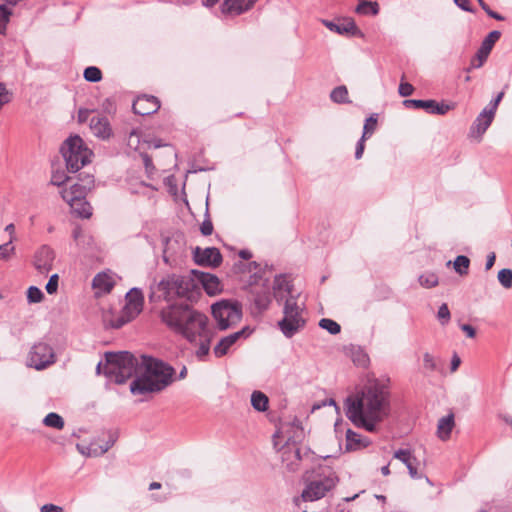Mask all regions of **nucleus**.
<instances>
[{
	"instance_id": "c9c22d12",
	"label": "nucleus",
	"mask_w": 512,
	"mask_h": 512,
	"mask_svg": "<svg viewBox=\"0 0 512 512\" xmlns=\"http://www.w3.org/2000/svg\"><path fill=\"white\" fill-rule=\"evenodd\" d=\"M355 12L360 15H377L379 13V5L377 2L362 0L356 6Z\"/></svg>"
},
{
	"instance_id": "49530a36",
	"label": "nucleus",
	"mask_w": 512,
	"mask_h": 512,
	"mask_svg": "<svg viewBox=\"0 0 512 512\" xmlns=\"http://www.w3.org/2000/svg\"><path fill=\"white\" fill-rule=\"evenodd\" d=\"M43 292L36 286H30L27 290V299L29 303H39L43 300Z\"/></svg>"
},
{
	"instance_id": "79ce46f5",
	"label": "nucleus",
	"mask_w": 512,
	"mask_h": 512,
	"mask_svg": "<svg viewBox=\"0 0 512 512\" xmlns=\"http://www.w3.org/2000/svg\"><path fill=\"white\" fill-rule=\"evenodd\" d=\"M83 76L88 82H99L102 79V72L98 67L89 66L84 70Z\"/></svg>"
},
{
	"instance_id": "4be33fe9",
	"label": "nucleus",
	"mask_w": 512,
	"mask_h": 512,
	"mask_svg": "<svg viewBox=\"0 0 512 512\" xmlns=\"http://www.w3.org/2000/svg\"><path fill=\"white\" fill-rule=\"evenodd\" d=\"M322 23L330 31L340 35H357L359 33L357 25L355 24L354 20L350 18L343 20L341 23H335L329 20H322Z\"/></svg>"
},
{
	"instance_id": "f8f14e48",
	"label": "nucleus",
	"mask_w": 512,
	"mask_h": 512,
	"mask_svg": "<svg viewBox=\"0 0 512 512\" xmlns=\"http://www.w3.org/2000/svg\"><path fill=\"white\" fill-rule=\"evenodd\" d=\"M28 360L31 367L42 370L55 362V354L51 346L39 342L32 346Z\"/></svg>"
},
{
	"instance_id": "412c9836",
	"label": "nucleus",
	"mask_w": 512,
	"mask_h": 512,
	"mask_svg": "<svg viewBox=\"0 0 512 512\" xmlns=\"http://www.w3.org/2000/svg\"><path fill=\"white\" fill-rule=\"evenodd\" d=\"M257 0H224L221 12L229 15H240L250 10Z\"/></svg>"
},
{
	"instance_id": "a18cd8bd",
	"label": "nucleus",
	"mask_w": 512,
	"mask_h": 512,
	"mask_svg": "<svg viewBox=\"0 0 512 512\" xmlns=\"http://www.w3.org/2000/svg\"><path fill=\"white\" fill-rule=\"evenodd\" d=\"M419 283L425 288H432L438 285V276L435 273H425L420 275Z\"/></svg>"
},
{
	"instance_id": "20e7f679",
	"label": "nucleus",
	"mask_w": 512,
	"mask_h": 512,
	"mask_svg": "<svg viewBox=\"0 0 512 512\" xmlns=\"http://www.w3.org/2000/svg\"><path fill=\"white\" fill-rule=\"evenodd\" d=\"M305 488L301 497L304 501H317L322 499L334 489L339 481L336 472L328 466H318L313 471L303 475Z\"/></svg>"
},
{
	"instance_id": "6e6552de",
	"label": "nucleus",
	"mask_w": 512,
	"mask_h": 512,
	"mask_svg": "<svg viewBox=\"0 0 512 512\" xmlns=\"http://www.w3.org/2000/svg\"><path fill=\"white\" fill-rule=\"evenodd\" d=\"M212 315L220 330L237 324L242 318V307L236 301L222 300L212 305Z\"/></svg>"
},
{
	"instance_id": "864d4df0",
	"label": "nucleus",
	"mask_w": 512,
	"mask_h": 512,
	"mask_svg": "<svg viewBox=\"0 0 512 512\" xmlns=\"http://www.w3.org/2000/svg\"><path fill=\"white\" fill-rule=\"evenodd\" d=\"M477 2L479 3V5L481 6V8L487 13L488 16H490L491 18L495 19V20H498V21H502L504 20V17L502 15H500L499 13L493 11L490 9V6H488L484 0H477Z\"/></svg>"
},
{
	"instance_id": "3c124183",
	"label": "nucleus",
	"mask_w": 512,
	"mask_h": 512,
	"mask_svg": "<svg viewBox=\"0 0 512 512\" xmlns=\"http://www.w3.org/2000/svg\"><path fill=\"white\" fill-rule=\"evenodd\" d=\"M140 155L142 157V161H143V164H144V167L146 170L147 177L149 179H152V175L155 171V167L153 165L152 158L146 153H141Z\"/></svg>"
},
{
	"instance_id": "ea45409f",
	"label": "nucleus",
	"mask_w": 512,
	"mask_h": 512,
	"mask_svg": "<svg viewBox=\"0 0 512 512\" xmlns=\"http://www.w3.org/2000/svg\"><path fill=\"white\" fill-rule=\"evenodd\" d=\"M469 265L470 260L467 256L459 255L454 260V269L461 276L468 274Z\"/></svg>"
},
{
	"instance_id": "de8ad7c7",
	"label": "nucleus",
	"mask_w": 512,
	"mask_h": 512,
	"mask_svg": "<svg viewBox=\"0 0 512 512\" xmlns=\"http://www.w3.org/2000/svg\"><path fill=\"white\" fill-rule=\"evenodd\" d=\"M13 237L7 243L0 245V260H5L14 253L15 247L12 245Z\"/></svg>"
},
{
	"instance_id": "a878e982",
	"label": "nucleus",
	"mask_w": 512,
	"mask_h": 512,
	"mask_svg": "<svg viewBox=\"0 0 512 512\" xmlns=\"http://www.w3.org/2000/svg\"><path fill=\"white\" fill-rule=\"evenodd\" d=\"M246 328L237 331L235 333H232L226 337H223L220 339V341L217 343V345L214 347V354L216 357L220 358L226 355L229 351V349L241 338L244 336L246 332Z\"/></svg>"
},
{
	"instance_id": "9b49d317",
	"label": "nucleus",
	"mask_w": 512,
	"mask_h": 512,
	"mask_svg": "<svg viewBox=\"0 0 512 512\" xmlns=\"http://www.w3.org/2000/svg\"><path fill=\"white\" fill-rule=\"evenodd\" d=\"M94 185V178L91 175H86L84 178L79 179L77 182L67 185L60 191L63 200L66 203L73 201H82L86 198L88 191Z\"/></svg>"
},
{
	"instance_id": "7ed1b4c3",
	"label": "nucleus",
	"mask_w": 512,
	"mask_h": 512,
	"mask_svg": "<svg viewBox=\"0 0 512 512\" xmlns=\"http://www.w3.org/2000/svg\"><path fill=\"white\" fill-rule=\"evenodd\" d=\"M140 365L143 372L130 384V391L134 395L160 392L172 383L174 369L163 361L142 356Z\"/></svg>"
},
{
	"instance_id": "ddd939ff",
	"label": "nucleus",
	"mask_w": 512,
	"mask_h": 512,
	"mask_svg": "<svg viewBox=\"0 0 512 512\" xmlns=\"http://www.w3.org/2000/svg\"><path fill=\"white\" fill-rule=\"evenodd\" d=\"M500 37L501 33L496 30L491 31L485 37L475 57L471 60L470 67L467 69L468 71H470L473 68H480L484 64L494 44L499 40Z\"/></svg>"
},
{
	"instance_id": "b1692460",
	"label": "nucleus",
	"mask_w": 512,
	"mask_h": 512,
	"mask_svg": "<svg viewBox=\"0 0 512 512\" xmlns=\"http://www.w3.org/2000/svg\"><path fill=\"white\" fill-rule=\"evenodd\" d=\"M293 285L285 275L275 276L273 282V296L278 303H280L285 297L292 295Z\"/></svg>"
},
{
	"instance_id": "8fccbe9b",
	"label": "nucleus",
	"mask_w": 512,
	"mask_h": 512,
	"mask_svg": "<svg viewBox=\"0 0 512 512\" xmlns=\"http://www.w3.org/2000/svg\"><path fill=\"white\" fill-rule=\"evenodd\" d=\"M71 183V179L67 176H65L64 173L56 172L53 173L51 177V184L61 187L62 185H67Z\"/></svg>"
},
{
	"instance_id": "72a5a7b5",
	"label": "nucleus",
	"mask_w": 512,
	"mask_h": 512,
	"mask_svg": "<svg viewBox=\"0 0 512 512\" xmlns=\"http://www.w3.org/2000/svg\"><path fill=\"white\" fill-rule=\"evenodd\" d=\"M201 282L203 288L209 295H214L220 291V281L212 274H203Z\"/></svg>"
},
{
	"instance_id": "e2e57ef3",
	"label": "nucleus",
	"mask_w": 512,
	"mask_h": 512,
	"mask_svg": "<svg viewBox=\"0 0 512 512\" xmlns=\"http://www.w3.org/2000/svg\"><path fill=\"white\" fill-rule=\"evenodd\" d=\"M138 144H139V135L137 133H131L128 137V145L131 147V148H135V149H138Z\"/></svg>"
},
{
	"instance_id": "5fc2aeb1",
	"label": "nucleus",
	"mask_w": 512,
	"mask_h": 512,
	"mask_svg": "<svg viewBox=\"0 0 512 512\" xmlns=\"http://www.w3.org/2000/svg\"><path fill=\"white\" fill-rule=\"evenodd\" d=\"M423 365H424V368L429 371H434L436 369V363H435L434 357L428 352H426L423 355Z\"/></svg>"
},
{
	"instance_id": "c85d7f7f",
	"label": "nucleus",
	"mask_w": 512,
	"mask_h": 512,
	"mask_svg": "<svg viewBox=\"0 0 512 512\" xmlns=\"http://www.w3.org/2000/svg\"><path fill=\"white\" fill-rule=\"evenodd\" d=\"M371 444L369 438L362 436L361 434L348 429L346 431V450L357 451L368 447Z\"/></svg>"
},
{
	"instance_id": "0e129e2a",
	"label": "nucleus",
	"mask_w": 512,
	"mask_h": 512,
	"mask_svg": "<svg viewBox=\"0 0 512 512\" xmlns=\"http://www.w3.org/2000/svg\"><path fill=\"white\" fill-rule=\"evenodd\" d=\"M461 330L465 332L469 338H474L476 335L475 328L469 324H462Z\"/></svg>"
},
{
	"instance_id": "473e14b6",
	"label": "nucleus",
	"mask_w": 512,
	"mask_h": 512,
	"mask_svg": "<svg viewBox=\"0 0 512 512\" xmlns=\"http://www.w3.org/2000/svg\"><path fill=\"white\" fill-rule=\"evenodd\" d=\"M72 212L81 218H89L92 215V208L90 204L85 199L82 201H73L67 203Z\"/></svg>"
},
{
	"instance_id": "13d9d810",
	"label": "nucleus",
	"mask_w": 512,
	"mask_h": 512,
	"mask_svg": "<svg viewBox=\"0 0 512 512\" xmlns=\"http://www.w3.org/2000/svg\"><path fill=\"white\" fill-rule=\"evenodd\" d=\"M200 231L201 233L204 235V236H209L212 234L213 232V224L211 222L210 219H205L201 226H200Z\"/></svg>"
},
{
	"instance_id": "e433bc0d",
	"label": "nucleus",
	"mask_w": 512,
	"mask_h": 512,
	"mask_svg": "<svg viewBox=\"0 0 512 512\" xmlns=\"http://www.w3.org/2000/svg\"><path fill=\"white\" fill-rule=\"evenodd\" d=\"M330 99L337 104L350 103L348 89L344 85L335 87L330 93Z\"/></svg>"
},
{
	"instance_id": "0eeeda50",
	"label": "nucleus",
	"mask_w": 512,
	"mask_h": 512,
	"mask_svg": "<svg viewBox=\"0 0 512 512\" xmlns=\"http://www.w3.org/2000/svg\"><path fill=\"white\" fill-rule=\"evenodd\" d=\"M301 312L302 308L297 304V297L288 296L283 308L284 317L278 322V327L285 337H293L305 326Z\"/></svg>"
},
{
	"instance_id": "423d86ee",
	"label": "nucleus",
	"mask_w": 512,
	"mask_h": 512,
	"mask_svg": "<svg viewBox=\"0 0 512 512\" xmlns=\"http://www.w3.org/2000/svg\"><path fill=\"white\" fill-rule=\"evenodd\" d=\"M61 153L65 159L66 167L70 172H77L90 162L91 151L84 146L81 137H69L61 146Z\"/></svg>"
},
{
	"instance_id": "f03ea898",
	"label": "nucleus",
	"mask_w": 512,
	"mask_h": 512,
	"mask_svg": "<svg viewBox=\"0 0 512 512\" xmlns=\"http://www.w3.org/2000/svg\"><path fill=\"white\" fill-rule=\"evenodd\" d=\"M162 322L172 331L180 334L188 342L200 344L195 354L199 360L209 354L213 331L209 328L208 317L193 309L188 304L174 303L162 308L160 312Z\"/></svg>"
},
{
	"instance_id": "dca6fc26",
	"label": "nucleus",
	"mask_w": 512,
	"mask_h": 512,
	"mask_svg": "<svg viewBox=\"0 0 512 512\" xmlns=\"http://www.w3.org/2000/svg\"><path fill=\"white\" fill-rule=\"evenodd\" d=\"M403 104L406 107H414L416 109H424L427 113L437 114V115H445L448 111L452 109V106L445 103H438L436 100H416V99H408L404 100Z\"/></svg>"
},
{
	"instance_id": "a19ab883",
	"label": "nucleus",
	"mask_w": 512,
	"mask_h": 512,
	"mask_svg": "<svg viewBox=\"0 0 512 512\" xmlns=\"http://www.w3.org/2000/svg\"><path fill=\"white\" fill-rule=\"evenodd\" d=\"M319 326L322 329L327 330L332 335H336L341 331V326L336 321L329 318L321 319L319 321Z\"/></svg>"
},
{
	"instance_id": "4d7b16f0",
	"label": "nucleus",
	"mask_w": 512,
	"mask_h": 512,
	"mask_svg": "<svg viewBox=\"0 0 512 512\" xmlns=\"http://www.w3.org/2000/svg\"><path fill=\"white\" fill-rule=\"evenodd\" d=\"M398 91L402 97H408L413 93L414 87L408 82H401Z\"/></svg>"
},
{
	"instance_id": "1a4fd4ad",
	"label": "nucleus",
	"mask_w": 512,
	"mask_h": 512,
	"mask_svg": "<svg viewBox=\"0 0 512 512\" xmlns=\"http://www.w3.org/2000/svg\"><path fill=\"white\" fill-rule=\"evenodd\" d=\"M194 287L193 280L182 276H170L159 283V289L164 292L166 297H185L190 298V292Z\"/></svg>"
},
{
	"instance_id": "aec40b11",
	"label": "nucleus",
	"mask_w": 512,
	"mask_h": 512,
	"mask_svg": "<svg viewBox=\"0 0 512 512\" xmlns=\"http://www.w3.org/2000/svg\"><path fill=\"white\" fill-rule=\"evenodd\" d=\"M494 117L495 114L493 112H490L484 108L482 112L477 116L470 128L471 135L481 138L493 122Z\"/></svg>"
},
{
	"instance_id": "f3484780",
	"label": "nucleus",
	"mask_w": 512,
	"mask_h": 512,
	"mask_svg": "<svg viewBox=\"0 0 512 512\" xmlns=\"http://www.w3.org/2000/svg\"><path fill=\"white\" fill-rule=\"evenodd\" d=\"M250 292L256 312L261 314L266 311L272 301L269 285L265 283L261 287L252 286Z\"/></svg>"
},
{
	"instance_id": "f257e3e1",
	"label": "nucleus",
	"mask_w": 512,
	"mask_h": 512,
	"mask_svg": "<svg viewBox=\"0 0 512 512\" xmlns=\"http://www.w3.org/2000/svg\"><path fill=\"white\" fill-rule=\"evenodd\" d=\"M347 418L358 428L375 432L379 423L390 414V389L387 382L369 381L360 391L349 395L344 402Z\"/></svg>"
},
{
	"instance_id": "603ef678",
	"label": "nucleus",
	"mask_w": 512,
	"mask_h": 512,
	"mask_svg": "<svg viewBox=\"0 0 512 512\" xmlns=\"http://www.w3.org/2000/svg\"><path fill=\"white\" fill-rule=\"evenodd\" d=\"M58 281H59L58 274H53L50 276V278L46 284V287H45L48 294H54L57 292Z\"/></svg>"
},
{
	"instance_id": "c756f323",
	"label": "nucleus",
	"mask_w": 512,
	"mask_h": 512,
	"mask_svg": "<svg viewBox=\"0 0 512 512\" xmlns=\"http://www.w3.org/2000/svg\"><path fill=\"white\" fill-rule=\"evenodd\" d=\"M115 285L114 279L111 274L107 272H100L95 275L92 281V287L103 293H109Z\"/></svg>"
},
{
	"instance_id": "69168bd1",
	"label": "nucleus",
	"mask_w": 512,
	"mask_h": 512,
	"mask_svg": "<svg viewBox=\"0 0 512 512\" xmlns=\"http://www.w3.org/2000/svg\"><path fill=\"white\" fill-rule=\"evenodd\" d=\"M90 111L87 109H80L78 112V121L80 123L86 122L89 119Z\"/></svg>"
},
{
	"instance_id": "9d476101",
	"label": "nucleus",
	"mask_w": 512,
	"mask_h": 512,
	"mask_svg": "<svg viewBox=\"0 0 512 512\" xmlns=\"http://www.w3.org/2000/svg\"><path fill=\"white\" fill-rule=\"evenodd\" d=\"M282 464L289 472H296L303 460V445L290 438L279 449Z\"/></svg>"
},
{
	"instance_id": "7c9ffc66",
	"label": "nucleus",
	"mask_w": 512,
	"mask_h": 512,
	"mask_svg": "<svg viewBox=\"0 0 512 512\" xmlns=\"http://www.w3.org/2000/svg\"><path fill=\"white\" fill-rule=\"evenodd\" d=\"M454 415L449 414L445 417H442L438 421L437 425V435L441 440H447L450 438L452 429L454 427Z\"/></svg>"
},
{
	"instance_id": "2f4dec72",
	"label": "nucleus",
	"mask_w": 512,
	"mask_h": 512,
	"mask_svg": "<svg viewBox=\"0 0 512 512\" xmlns=\"http://www.w3.org/2000/svg\"><path fill=\"white\" fill-rule=\"evenodd\" d=\"M129 189L133 194H142L148 198L152 197L154 191H157V187L152 184L145 183L143 181L130 180Z\"/></svg>"
},
{
	"instance_id": "680f3d73",
	"label": "nucleus",
	"mask_w": 512,
	"mask_h": 512,
	"mask_svg": "<svg viewBox=\"0 0 512 512\" xmlns=\"http://www.w3.org/2000/svg\"><path fill=\"white\" fill-rule=\"evenodd\" d=\"M41 512H63V508L54 504H44L40 508Z\"/></svg>"
},
{
	"instance_id": "052dcab7",
	"label": "nucleus",
	"mask_w": 512,
	"mask_h": 512,
	"mask_svg": "<svg viewBox=\"0 0 512 512\" xmlns=\"http://www.w3.org/2000/svg\"><path fill=\"white\" fill-rule=\"evenodd\" d=\"M367 138L365 137H361V139L358 141L357 143V146H356V151H355V158L356 159H360L364 153V149H365V140Z\"/></svg>"
},
{
	"instance_id": "39448f33",
	"label": "nucleus",
	"mask_w": 512,
	"mask_h": 512,
	"mask_svg": "<svg viewBox=\"0 0 512 512\" xmlns=\"http://www.w3.org/2000/svg\"><path fill=\"white\" fill-rule=\"evenodd\" d=\"M103 374L117 384L125 383L137 371V359L129 352L106 353Z\"/></svg>"
},
{
	"instance_id": "5701e85b",
	"label": "nucleus",
	"mask_w": 512,
	"mask_h": 512,
	"mask_svg": "<svg viewBox=\"0 0 512 512\" xmlns=\"http://www.w3.org/2000/svg\"><path fill=\"white\" fill-rule=\"evenodd\" d=\"M90 129L96 137L101 139H108L112 134V129L106 116H93L90 119Z\"/></svg>"
},
{
	"instance_id": "2eb2a0df",
	"label": "nucleus",
	"mask_w": 512,
	"mask_h": 512,
	"mask_svg": "<svg viewBox=\"0 0 512 512\" xmlns=\"http://www.w3.org/2000/svg\"><path fill=\"white\" fill-rule=\"evenodd\" d=\"M195 262L201 266L218 267L222 263V255L215 247H196L193 251Z\"/></svg>"
},
{
	"instance_id": "4468645a",
	"label": "nucleus",
	"mask_w": 512,
	"mask_h": 512,
	"mask_svg": "<svg viewBox=\"0 0 512 512\" xmlns=\"http://www.w3.org/2000/svg\"><path fill=\"white\" fill-rule=\"evenodd\" d=\"M54 260L55 253L53 249L43 245L35 252L33 265L40 274L46 276L52 270Z\"/></svg>"
},
{
	"instance_id": "393cba45",
	"label": "nucleus",
	"mask_w": 512,
	"mask_h": 512,
	"mask_svg": "<svg viewBox=\"0 0 512 512\" xmlns=\"http://www.w3.org/2000/svg\"><path fill=\"white\" fill-rule=\"evenodd\" d=\"M117 435L114 432H108L106 437L101 440L103 443H100V440H94L90 443L88 447V454L90 456H100L106 453L116 442Z\"/></svg>"
},
{
	"instance_id": "4c0bfd02",
	"label": "nucleus",
	"mask_w": 512,
	"mask_h": 512,
	"mask_svg": "<svg viewBox=\"0 0 512 512\" xmlns=\"http://www.w3.org/2000/svg\"><path fill=\"white\" fill-rule=\"evenodd\" d=\"M43 424L47 427L55 428L61 430L64 428V420L63 418L54 412H51L45 416L43 419Z\"/></svg>"
},
{
	"instance_id": "cd10ccee",
	"label": "nucleus",
	"mask_w": 512,
	"mask_h": 512,
	"mask_svg": "<svg viewBox=\"0 0 512 512\" xmlns=\"http://www.w3.org/2000/svg\"><path fill=\"white\" fill-rule=\"evenodd\" d=\"M134 318L122 309L119 313H113L111 311L103 315V322L106 327L119 329Z\"/></svg>"
},
{
	"instance_id": "58836bf2",
	"label": "nucleus",
	"mask_w": 512,
	"mask_h": 512,
	"mask_svg": "<svg viewBox=\"0 0 512 512\" xmlns=\"http://www.w3.org/2000/svg\"><path fill=\"white\" fill-rule=\"evenodd\" d=\"M12 10L6 5H0V34L5 35L7 31V26L10 21V17L12 16Z\"/></svg>"
},
{
	"instance_id": "37998d69",
	"label": "nucleus",
	"mask_w": 512,
	"mask_h": 512,
	"mask_svg": "<svg viewBox=\"0 0 512 512\" xmlns=\"http://www.w3.org/2000/svg\"><path fill=\"white\" fill-rule=\"evenodd\" d=\"M376 127H377V115L373 114L365 120L362 136L365 138H368L369 136H371L374 133V131L376 130Z\"/></svg>"
},
{
	"instance_id": "6ab92c4d",
	"label": "nucleus",
	"mask_w": 512,
	"mask_h": 512,
	"mask_svg": "<svg viewBox=\"0 0 512 512\" xmlns=\"http://www.w3.org/2000/svg\"><path fill=\"white\" fill-rule=\"evenodd\" d=\"M144 296L140 289L132 288L126 294V304L123 307L125 313H128L133 318H136L143 309Z\"/></svg>"
},
{
	"instance_id": "bf43d9fd",
	"label": "nucleus",
	"mask_w": 512,
	"mask_h": 512,
	"mask_svg": "<svg viewBox=\"0 0 512 512\" xmlns=\"http://www.w3.org/2000/svg\"><path fill=\"white\" fill-rule=\"evenodd\" d=\"M454 3L462 10L466 12H474V9L471 6L470 0H454Z\"/></svg>"
},
{
	"instance_id": "6e6d98bb",
	"label": "nucleus",
	"mask_w": 512,
	"mask_h": 512,
	"mask_svg": "<svg viewBox=\"0 0 512 512\" xmlns=\"http://www.w3.org/2000/svg\"><path fill=\"white\" fill-rule=\"evenodd\" d=\"M503 97H504V92L498 93V95L493 100L490 101V103L485 107V109L496 114L498 105L501 102V100L503 99Z\"/></svg>"
},
{
	"instance_id": "f704fd0d",
	"label": "nucleus",
	"mask_w": 512,
	"mask_h": 512,
	"mask_svg": "<svg viewBox=\"0 0 512 512\" xmlns=\"http://www.w3.org/2000/svg\"><path fill=\"white\" fill-rule=\"evenodd\" d=\"M268 397L261 391H254L251 395V404L257 411L263 412L268 408Z\"/></svg>"
},
{
	"instance_id": "bb28decb",
	"label": "nucleus",
	"mask_w": 512,
	"mask_h": 512,
	"mask_svg": "<svg viewBox=\"0 0 512 512\" xmlns=\"http://www.w3.org/2000/svg\"><path fill=\"white\" fill-rule=\"evenodd\" d=\"M394 458L400 460L404 463L408 469L409 475L413 479H418L421 476L418 474L417 470V459L414 457L410 450L408 449H399L394 452Z\"/></svg>"
},
{
	"instance_id": "09e8293b",
	"label": "nucleus",
	"mask_w": 512,
	"mask_h": 512,
	"mask_svg": "<svg viewBox=\"0 0 512 512\" xmlns=\"http://www.w3.org/2000/svg\"><path fill=\"white\" fill-rule=\"evenodd\" d=\"M437 318L441 322L442 325L447 324L450 321L451 314L446 303H443L437 313Z\"/></svg>"
},
{
	"instance_id": "338daca9",
	"label": "nucleus",
	"mask_w": 512,
	"mask_h": 512,
	"mask_svg": "<svg viewBox=\"0 0 512 512\" xmlns=\"http://www.w3.org/2000/svg\"><path fill=\"white\" fill-rule=\"evenodd\" d=\"M495 259H496V255L495 253H490L488 256H487V260H486V264H485V269L486 270H490L494 263H495Z\"/></svg>"
},
{
	"instance_id": "c03bdc74",
	"label": "nucleus",
	"mask_w": 512,
	"mask_h": 512,
	"mask_svg": "<svg viewBox=\"0 0 512 512\" xmlns=\"http://www.w3.org/2000/svg\"><path fill=\"white\" fill-rule=\"evenodd\" d=\"M498 281L505 289L512 287V270L504 268L498 272Z\"/></svg>"
},
{
	"instance_id": "a211bd4d",
	"label": "nucleus",
	"mask_w": 512,
	"mask_h": 512,
	"mask_svg": "<svg viewBox=\"0 0 512 512\" xmlns=\"http://www.w3.org/2000/svg\"><path fill=\"white\" fill-rule=\"evenodd\" d=\"M132 108L135 114L147 116L158 111L160 102L154 96L143 95L134 101Z\"/></svg>"
},
{
	"instance_id": "774afa93",
	"label": "nucleus",
	"mask_w": 512,
	"mask_h": 512,
	"mask_svg": "<svg viewBox=\"0 0 512 512\" xmlns=\"http://www.w3.org/2000/svg\"><path fill=\"white\" fill-rule=\"evenodd\" d=\"M461 363L460 358L457 355H454L451 361V371L454 372L458 369Z\"/></svg>"
}]
</instances>
